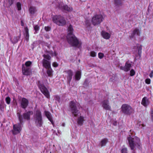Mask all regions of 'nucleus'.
Returning a JSON list of instances; mask_svg holds the SVG:
<instances>
[{
    "label": "nucleus",
    "instance_id": "nucleus-47",
    "mask_svg": "<svg viewBox=\"0 0 153 153\" xmlns=\"http://www.w3.org/2000/svg\"><path fill=\"white\" fill-rule=\"evenodd\" d=\"M21 25L22 26H23L24 25V23L22 20L21 21Z\"/></svg>",
    "mask_w": 153,
    "mask_h": 153
},
{
    "label": "nucleus",
    "instance_id": "nucleus-10",
    "mask_svg": "<svg viewBox=\"0 0 153 153\" xmlns=\"http://www.w3.org/2000/svg\"><path fill=\"white\" fill-rule=\"evenodd\" d=\"M103 17L102 15L97 14L92 17L91 22L94 25H96L100 24L103 21Z\"/></svg>",
    "mask_w": 153,
    "mask_h": 153
},
{
    "label": "nucleus",
    "instance_id": "nucleus-38",
    "mask_svg": "<svg viewBox=\"0 0 153 153\" xmlns=\"http://www.w3.org/2000/svg\"><path fill=\"white\" fill-rule=\"evenodd\" d=\"M151 82V80L149 78L146 79L145 80V82L146 83L149 84H150Z\"/></svg>",
    "mask_w": 153,
    "mask_h": 153
},
{
    "label": "nucleus",
    "instance_id": "nucleus-13",
    "mask_svg": "<svg viewBox=\"0 0 153 153\" xmlns=\"http://www.w3.org/2000/svg\"><path fill=\"white\" fill-rule=\"evenodd\" d=\"M140 32L139 29L135 28L133 31L132 33L130 36L131 38H135L140 35Z\"/></svg>",
    "mask_w": 153,
    "mask_h": 153
},
{
    "label": "nucleus",
    "instance_id": "nucleus-28",
    "mask_svg": "<svg viewBox=\"0 0 153 153\" xmlns=\"http://www.w3.org/2000/svg\"><path fill=\"white\" fill-rule=\"evenodd\" d=\"M137 126L140 128H143L145 126V125L141 121H138L137 123Z\"/></svg>",
    "mask_w": 153,
    "mask_h": 153
},
{
    "label": "nucleus",
    "instance_id": "nucleus-24",
    "mask_svg": "<svg viewBox=\"0 0 153 153\" xmlns=\"http://www.w3.org/2000/svg\"><path fill=\"white\" fill-rule=\"evenodd\" d=\"M25 38L27 41L29 39V35L28 33V29L27 27H25Z\"/></svg>",
    "mask_w": 153,
    "mask_h": 153
},
{
    "label": "nucleus",
    "instance_id": "nucleus-2",
    "mask_svg": "<svg viewBox=\"0 0 153 153\" xmlns=\"http://www.w3.org/2000/svg\"><path fill=\"white\" fill-rule=\"evenodd\" d=\"M53 51L50 50V48H48V50H46V53L43 55L44 59L42 61V65L46 69L51 67V57L49 56V54L53 56H57V53L53 50Z\"/></svg>",
    "mask_w": 153,
    "mask_h": 153
},
{
    "label": "nucleus",
    "instance_id": "nucleus-45",
    "mask_svg": "<svg viewBox=\"0 0 153 153\" xmlns=\"http://www.w3.org/2000/svg\"><path fill=\"white\" fill-rule=\"evenodd\" d=\"M151 114L152 120V121H153V109H152L151 110Z\"/></svg>",
    "mask_w": 153,
    "mask_h": 153
},
{
    "label": "nucleus",
    "instance_id": "nucleus-44",
    "mask_svg": "<svg viewBox=\"0 0 153 153\" xmlns=\"http://www.w3.org/2000/svg\"><path fill=\"white\" fill-rule=\"evenodd\" d=\"M153 76V71H152L149 74V76L151 78H152Z\"/></svg>",
    "mask_w": 153,
    "mask_h": 153
},
{
    "label": "nucleus",
    "instance_id": "nucleus-5",
    "mask_svg": "<svg viewBox=\"0 0 153 153\" xmlns=\"http://www.w3.org/2000/svg\"><path fill=\"white\" fill-rule=\"evenodd\" d=\"M17 115L18 117L20 123L13 125L12 132L13 134H16L19 133L22 129V116L19 112L17 113Z\"/></svg>",
    "mask_w": 153,
    "mask_h": 153
},
{
    "label": "nucleus",
    "instance_id": "nucleus-11",
    "mask_svg": "<svg viewBox=\"0 0 153 153\" xmlns=\"http://www.w3.org/2000/svg\"><path fill=\"white\" fill-rule=\"evenodd\" d=\"M39 87L41 92L48 99H50V95L47 89L43 85H39Z\"/></svg>",
    "mask_w": 153,
    "mask_h": 153
},
{
    "label": "nucleus",
    "instance_id": "nucleus-37",
    "mask_svg": "<svg viewBox=\"0 0 153 153\" xmlns=\"http://www.w3.org/2000/svg\"><path fill=\"white\" fill-rule=\"evenodd\" d=\"M98 57L100 59H102L104 56V54L103 53H99L98 54Z\"/></svg>",
    "mask_w": 153,
    "mask_h": 153
},
{
    "label": "nucleus",
    "instance_id": "nucleus-40",
    "mask_svg": "<svg viewBox=\"0 0 153 153\" xmlns=\"http://www.w3.org/2000/svg\"><path fill=\"white\" fill-rule=\"evenodd\" d=\"M51 28L49 27H45V30L47 31H49L50 30Z\"/></svg>",
    "mask_w": 153,
    "mask_h": 153
},
{
    "label": "nucleus",
    "instance_id": "nucleus-9",
    "mask_svg": "<svg viewBox=\"0 0 153 153\" xmlns=\"http://www.w3.org/2000/svg\"><path fill=\"white\" fill-rule=\"evenodd\" d=\"M122 112L127 115H130L134 112V110L130 105L127 104H123L121 106Z\"/></svg>",
    "mask_w": 153,
    "mask_h": 153
},
{
    "label": "nucleus",
    "instance_id": "nucleus-3",
    "mask_svg": "<svg viewBox=\"0 0 153 153\" xmlns=\"http://www.w3.org/2000/svg\"><path fill=\"white\" fill-rule=\"evenodd\" d=\"M127 139L131 149H134L135 147L139 149L140 148L141 144L140 139L138 137L133 136L132 137H128Z\"/></svg>",
    "mask_w": 153,
    "mask_h": 153
},
{
    "label": "nucleus",
    "instance_id": "nucleus-43",
    "mask_svg": "<svg viewBox=\"0 0 153 153\" xmlns=\"http://www.w3.org/2000/svg\"><path fill=\"white\" fill-rule=\"evenodd\" d=\"M142 47V46L140 45V44H137L136 45V46H134V48H141Z\"/></svg>",
    "mask_w": 153,
    "mask_h": 153
},
{
    "label": "nucleus",
    "instance_id": "nucleus-26",
    "mask_svg": "<svg viewBox=\"0 0 153 153\" xmlns=\"http://www.w3.org/2000/svg\"><path fill=\"white\" fill-rule=\"evenodd\" d=\"M81 72L80 71H78L76 73L75 75V78L76 80H79L81 78Z\"/></svg>",
    "mask_w": 153,
    "mask_h": 153
},
{
    "label": "nucleus",
    "instance_id": "nucleus-51",
    "mask_svg": "<svg viewBox=\"0 0 153 153\" xmlns=\"http://www.w3.org/2000/svg\"><path fill=\"white\" fill-rule=\"evenodd\" d=\"M129 136H130L129 137H133V136H130V135H129Z\"/></svg>",
    "mask_w": 153,
    "mask_h": 153
},
{
    "label": "nucleus",
    "instance_id": "nucleus-29",
    "mask_svg": "<svg viewBox=\"0 0 153 153\" xmlns=\"http://www.w3.org/2000/svg\"><path fill=\"white\" fill-rule=\"evenodd\" d=\"M29 11L31 14H33L36 11V8L33 7H30L29 9Z\"/></svg>",
    "mask_w": 153,
    "mask_h": 153
},
{
    "label": "nucleus",
    "instance_id": "nucleus-18",
    "mask_svg": "<svg viewBox=\"0 0 153 153\" xmlns=\"http://www.w3.org/2000/svg\"><path fill=\"white\" fill-rule=\"evenodd\" d=\"M102 36L105 39H109L111 36V34L108 32L102 31L101 33Z\"/></svg>",
    "mask_w": 153,
    "mask_h": 153
},
{
    "label": "nucleus",
    "instance_id": "nucleus-16",
    "mask_svg": "<svg viewBox=\"0 0 153 153\" xmlns=\"http://www.w3.org/2000/svg\"><path fill=\"white\" fill-rule=\"evenodd\" d=\"M28 100L25 98H22L21 101V106L23 108L25 109L28 104Z\"/></svg>",
    "mask_w": 153,
    "mask_h": 153
},
{
    "label": "nucleus",
    "instance_id": "nucleus-27",
    "mask_svg": "<svg viewBox=\"0 0 153 153\" xmlns=\"http://www.w3.org/2000/svg\"><path fill=\"white\" fill-rule=\"evenodd\" d=\"M46 69L47 70V72L48 76H51L52 75L53 70L51 67L49 68Z\"/></svg>",
    "mask_w": 153,
    "mask_h": 153
},
{
    "label": "nucleus",
    "instance_id": "nucleus-19",
    "mask_svg": "<svg viewBox=\"0 0 153 153\" xmlns=\"http://www.w3.org/2000/svg\"><path fill=\"white\" fill-rule=\"evenodd\" d=\"M141 103L144 106L146 107L149 104V102L148 98L145 97L143 98Z\"/></svg>",
    "mask_w": 153,
    "mask_h": 153
},
{
    "label": "nucleus",
    "instance_id": "nucleus-8",
    "mask_svg": "<svg viewBox=\"0 0 153 153\" xmlns=\"http://www.w3.org/2000/svg\"><path fill=\"white\" fill-rule=\"evenodd\" d=\"M53 22L59 26H63L66 23L64 18L61 15H56L52 17Z\"/></svg>",
    "mask_w": 153,
    "mask_h": 153
},
{
    "label": "nucleus",
    "instance_id": "nucleus-33",
    "mask_svg": "<svg viewBox=\"0 0 153 153\" xmlns=\"http://www.w3.org/2000/svg\"><path fill=\"white\" fill-rule=\"evenodd\" d=\"M90 56L92 57H95L96 56V53L94 51H91L90 52Z\"/></svg>",
    "mask_w": 153,
    "mask_h": 153
},
{
    "label": "nucleus",
    "instance_id": "nucleus-46",
    "mask_svg": "<svg viewBox=\"0 0 153 153\" xmlns=\"http://www.w3.org/2000/svg\"><path fill=\"white\" fill-rule=\"evenodd\" d=\"M13 0H9V4L10 5H11L12 4L13 2Z\"/></svg>",
    "mask_w": 153,
    "mask_h": 153
},
{
    "label": "nucleus",
    "instance_id": "nucleus-39",
    "mask_svg": "<svg viewBox=\"0 0 153 153\" xmlns=\"http://www.w3.org/2000/svg\"><path fill=\"white\" fill-rule=\"evenodd\" d=\"M34 28L36 32L39 30V26L37 25H35L34 26Z\"/></svg>",
    "mask_w": 153,
    "mask_h": 153
},
{
    "label": "nucleus",
    "instance_id": "nucleus-14",
    "mask_svg": "<svg viewBox=\"0 0 153 153\" xmlns=\"http://www.w3.org/2000/svg\"><path fill=\"white\" fill-rule=\"evenodd\" d=\"M65 72L66 73V76L67 77V81L68 83H70L72 78L73 72L71 70L65 71Z\"/></svg>",
    "mask_w": 153,
    "mask_h": 153
},
{
    "label": "nucleus",
    "instance_id": "nucleus-21",
    "mask_svg": "<svg viewBox=\"0 0 153 153\" xmlns=\"http://www.w3.org/2000/svg\"><path fill=\"white\" fill-rule=\"evenodd\" d=\"M10 39L11 42L13 43L14 44L17 42L19 39V37L18 36H10Z\"/></svg>",
    "mask_w": 153,
    "mask_h": 153
},
{
    "label": "nucleus",
    "instance_id": "nucleus-7",
    "mask_svg": "<svg viewBox=\"0 0 153 153\" xmlns=\"http://www.w3.org/2000/svg\"><path fill=\"white\" fill-rule=\"evenodd\" d=\"M32 62L30 61L25 62V64L22 65V71L23 75L26 76L29 75L31 74V65Z\"/></svg>",
    "mask_w": 153,
    "mask_h": 153
},
{
    "label": "nucleus",
    "instance_id": "nucleus-35",
    "mask_svg": "<svg viewBox=\"0 0 153 153\" xmlns=\"http://www.w3.org/2000/svg\"><path fill=\"white\" fill-rule=\"evenodd\" d=\"M121 153H128L127 149L126 148H124L122 149Z\"/></svg>",
    "mask_w": 153,
    "mask_h": 153
},
{
    "label": "nucleus",
    "instance_id": "nucleus-41",
    "mask_svg": "<svg viewBox=\"0 0 153 153\" xmlns=\"http://www.w3.org/2000/svg\"><path fill=\"white\" fill-rule=\"evenodd\" d=\"M141 49L142 48H138V54L140 56L141 54Z\"/></svg>",
    "mask_w": 153,
    "mask_h": 153
},
{
    "label": "nucleus",
    "instance_id": "nucleus-6",
    "mask_svg": "<svg viewBox=\"0 0 153 153\" xmlns=\"http://www.w3.org/2000/svg\"><path fill=\"white\" fill-rule=\"evenodd\" d=\"M33 117L36 125L38 127L42 126L43 124V121L41 111L39 110L36 111L34 112Z\"/></svg>",
    "mask_w": 153,
    "mask_h": 153
},
{
    "label": "nucleus",
    "instance_id": "nucleus-50",
    "mask_svg": "<svg viewBox=\"0 0 153 153\" xmlns=\"http://www.w3.org/2000/svg\"><path fill=\"white\" fill-rule=\"evenodd\" d=\"M62 126H65V124L64 123H62Z\"/></svg>",
    "mask_w": 153,
    "mask_h": 153
},
{
    "label": "nucleus",
    "instance_id": "nucleus-22",
    "mask_svg": "<svg viewBox=\"0 0 153 153\" xmlns=\"http://www.w3.org/2000/svg\"><path fill=\"white\" fill-rule=\"evenodd\" d=\"M33 112L32 111H29L26 113H25L23 114V116L25 119L27 120H30V115H32Z\"/></svg>",
    "mask_w": 153,
    "mask_h": 153
},
{
    "label": "nucleus",
    "instance_id": "nucleus-23",
    "mask_svg": "<svg viewBox=\"0 0 153 153\" xmlns=\"http://www.w3.org/2000/svg\"><path fill=\"white\" fill-rule=\"evenodd\" d=\"M84 118L83 116H80L77 119V123L80 126L82 125L84 120Z\"/></svg>",
    "mask_w": 153,
    "mask_h": 153
},
{
    "label": "nucleus",
    "instance_id": "nucleus-32",
    "mask_svg": "<svg viewBox=\"0 0 153 153\" xmlns=\"http://www.w3.org/2000/svg\"><path fill=\"white\" fill-rule=\"evenodd\" d=\"M5 100L6 103L7 104H10V100H11V99H10V98L9 97H6L5 98Z\"/></svg>",
    "mask_w": 153,
    "mask_h": 153
},
{
    "label": "nucleus",
    "instance_id": "nucleus-4",
    "mask_svg": "<svg viewBox=\"0 0 153 153\" xmlns=\"http://www.w3.org/2000/svg\"><path fill=\"white\" fill-rule=\"evenodd\" d=\"M80 104L76 101H71L69 103V108L72 115L74 117L80 116L81 114L77 108H79Z\"/></svg>",
    "mask_w": 153,
    "mask_h": 153
},
{
    "label": "nucleus",
    "instance_id": "nucleus-12",
    "mask_svg": "<svg viewBox=\"0 0 153 153\" xmlns=\"http://www.w3.org/2000/svg\"><path fill=\"white\" fill-rule=\"evenodd\" d=\"M58 6L61 10L68 11H71L72 9V8L68 7L66 5H64L63 3L62 2L59 3Z\"/></svg>",
    "mask_w": 153,
    "mask_h": 153
},
{
    "label": "nucleus",
    "instance_id": "nucleus-15",
    "mask_svg": "<svg viewBox=\"0 0 153 153\" xmlns=\"http://www.w3.org/2000/svg\"><path fill=\"white\" fill-rule=\"evenodd\" d=\"M102 104L104 109L107 110H111V107L109 104V102L108 100H106L103 101Z\"/></svg>",
    "mask_w": 153,
    "mask_h": 153
},
{
    "label": "nucleus",
    "instance_id": "nucleus-20",
    "mask_svg": "<svg viewBox=\"0 0 153 153\" xmlns=\"http://www.w3.org/2000/svg\"><path fill=\"white\" fill-rule=\"evenodd\" d=\"M45 113L47 118L51 122L52 124L53 125L54 123L53 120L52 119V116L50 113L48 111H45Z\"/></svg>",
    "mask_w": 153,
    "mask_h": 153
},
{
    "label": "nucleus",
    "instance_id": "nucleus-36",
    "mask_svg": "<svg viewBox=\"0 0 153 153\" xmlns=\"http://www.w3.org/2000/svg\"><path fill=\"white\" fill-rule=\"evenodd\" d=\"M135 72L133 69H131L130 71V75L131 76H133L134 75Z\"/></svg>",
    "mask_w": 153,
    "mask_h": 153
},
{
    "label": "nucleus",
    "instance_id": "nucleus-48",
    "mask_svg": "<svg viewBox=\"0 0 153 153\" xmlns=\"http://www.w3.org/2000/svg\"><path fill=\"white\" fill-rule=\"evenodd\" d=\"M88 21H86V24L87 25V26L89 25V24H88Z\"/></svg>",
    "mask_w": 153,
    "mask_h": 153
},
{
    "label": "nucleus",
    "instance_id": "nucleus-17",
    "mask_svg": "<svg viewBox=\"0 0 153 153\" xmlns=\"http://www.w3.org/2000/svg\"><path fill=\"white\" fill-rule=\"evenodd\" d=\"M131 67V64L129 62H126L125 66L120 67V69L125 71L127 72L130 70Z\"/></svg>",
    "mask_w": 153,
    "mask_h": 153
},
{
    "label": "nucleus",
    "instance_id": "nucleus-25",
    "mask_svg": "<svg viewBox=\"0 0 153 153\" xmlns=\"http://www.w3.org/2000/svg\"><path fill=\"white\" fill-rule=\"evenodd\" d=\"M108 142V139L106 138H104L102 139L100 142L99 145L101 147L104 146L105 145L106 143Z\"/></svg>",
    "mask_w": 153,
    "mask_h": 153
},
{
    "label": "nucleus",
    "instance_id": "nucleus-49",
    "mask_svg": "<svg viewBox=\"0 0 153 153\" xmlns=\"http://www.w3.org/2000/svg\"><path fill=\"white\" fill-rule=\"evenodd\" d=\"M114 125V126H116L117 125V123L116 122H115L113 123Z\"/></svg>",
    "mask_w": 153,
    "mask_h": 153
},
{
    "label": "nucleus",
    "instance_id": "nucleus-31",
    "mask_svg": "<svg viewBox=\"0 0 153 153\" xmlns=\"http://www.w3.org/2000/svg\"><path fill=\"white\" fill-rule=\"evenodd\" d=\"M16 6L18 10H21V4L20 2H18L16 3Z\"/></svg>",
    "mask_w": 153,
    "mask_h": 153
},
{
    "label": "nucleus",
    "instance_id": "nucleus-30",
    "mask_svg": "<svg viewBox=\"0 0 153 153\" xmlns=\"http://www.w3.org/2000/svg\"><path fill=\"white\" fill-rule=\"evenodd\" d=\"M121 2L122 0H114L115 4L117 5L121 4Z\"/></svg>",
    "mask_w": 153,
    "mask_h": 153
},
{
    "label": "nucleus",
    "instance_id": "nucleus-34",
    "mask_svg": "<svg viewBox=\"0 0 153 153\" xmlns=\"http://www.w3.org/2000/svg\"><path fill=\"white\" fill-rule=\"evenodd\" d=\"M54 99L55 100L57 101L58 102H60V98L59 96H55L54 97Z\"/></svg>",
    "mask_w": 153,
    "mask_h": 153
},
{
    "label": "nucleus",
    "instance_id": "nucleus-42",
    "mask_svg": "<svg viewBox=\"0 0 153 153\" xmlns=\"http://www.w3.org/2000/svg\"><path fill=\"white\" fill-rule=\"evenodd\" d=\"M52 65L53 67H57L58 65L57 63L56 62H54L52 64Z\"/></svg>",
    "mask_w": 153,
    "mask_h": 153
},
{
    "label": "nucleus",
    "instance_id": "nucleus-1",
    "mask_svg": "<svg viewBox=\"0 0 153 153\" xmlns=\"http://www.w3.org/2000/svg\"><path fill=\"white\" fill-rule=\"evenodd\" d=\"M73 29L72 26L70 25L68 28V34L67 39L68 43L72 46L79 47L81 43L73 34Z\"/></svg>",
    "mask_w": 153,
    "mask_h": 153
}]
</instances>
